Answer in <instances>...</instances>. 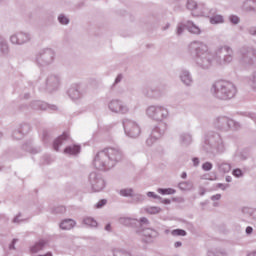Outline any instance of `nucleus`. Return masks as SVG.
Returning <instances> with one entry per match:
<instances>
[{
    "mask_svg": "<svg viewBox=\"0 0 256 256\" xmlns=\"http://www.w3.org/2000/svg\"><path fill=\"white\" fill-rule=\"evenodd\" d=\"M187 51L189 55L194 57L196 67L202 69V71H209L213 67V61L217 65H229L235 57L233 48L228 45L219 46L214 53L209 45L202 41H192L188 44Z\"/></svg>",
    "mask_w": 256,
    "mask_h": 256,
    "instance_id": "obj_1",
    "label": "nucleus"
},
{
    "mask_svg": "<svg viewBox=\"0 0 256 256\" xmlns=\"http://www.w3.org/2000/svg\"><path fill=\"white\" fill-rule=\"evenodd\" d=\"M123 159H125V154L121 148L108 147L96 154L93 165L98 171H109Z\"/></svg>",
    "mask_w": 256,
    "mask_h": 256,
    "instance_id": "obj_2",
    "label": "nucleus"
},
{
    "mask_svg": "<svg viewBox=\"0 0 256 256\" xmlns=\"http://www.w3.org/2000/svg\"><path fill=\"white\" fill-rule=\"evenodd\" d=\"M202 151L210 157H217V155H223L227 151V143L221 134L217 132H208L204 137V143L202 145Z\"/></svg>",
    "mask_w": 256,
    "mask_h": 256,
    "instance_id": "obj_3",
    "label": "nucleus"
},
{
    "mask_svg": "<svg viewBox=\"0 0 256 256\" xmlns=\"http://www.w3.org/2000/svg\"><path fill=\"white\" fill-rule=\"evenodd\" d=\"M210 93L215 99L220 101H229L237 95V87L235 84L226 80H218L211 86Z\"/></svg>",
    "mask_w": 256,
    "mask_h": 256,
    "instance_id": "obj_4",
    "label": "nucleus"
},
{
    "mask_svg": "<svg viewBox=\"0 0 256 256\" xmlns=\"http://www.w3.org/2000/svg\"><path fill=\"white\" fill-rule=\"evenodd\" d=\"M145 113L148 119L156 123H163V121H167L170 117L169 108L159 104L148 106Z\"/></svg>",
    "mask_w": 256,
    "mask_h": 256,
    "instance_id": "obj_5",
    "label": "nucleus"
},
{
    "mask_svg": "<svg viewBox=\"0 0 256 256\" xmlns=\"http://www.w3.org/2000/svg\"><path fill=\"white\" fill-rule=\"evenodd\" d=\"M213 125L218 131L227 133L229 131H239L241 129V123L227 117V116H218L214 119Z\"/></svg>",
    "mask_w": 256,
    "mask_h": 256,
    "instance_id": "obj_6",
    "label": "nucleus"
},
{
    "mask_svg": "<svg viewBox=\"0 0 256 256\" xmlns=\"http://www.w3.org/2000/svg\"><path fill=\"white\" fill-rule=\"evenodd\" d=\"M61 87V76L57 74L48 75L38 86L41 93H55Z\"/></svg>",
    "mask_w": 256,
    "mask_h": 256,
    "instance_id": "obj_7",
    "label": "nucleus"
},
{
    "mask_svg": "<svg viewBox=\"0 0 256 256\" xmlns=\"http://www.w3.org/2000/svg\"><path fill=\"white\" fill-rule=\"evenodd\" d=\"M57 53L53 48H43L36 54V63L39 67H49L55 63Z\"/></svg>",
    "mask_w": 256,
    "mask_h": 256,
    "instance_id": "obj_8",
    "label": "nucleus"
},
{
    "mask_svg": "<svg viewBox=\"0 0 256 256\" xmlns=\"http://www.w3.org/2000/svg\"><path fill=\"white\" fill-rule=\"evenodd\" d=\"M239 55L242 67H251L254 65L256 50L253 47L243 46L239 49Z\"/></svg>",
    "mask_w": 256,
    "mask_h": 256,
    "instance_id": "obj_9",
    "label": "nucleus"
},
{
    "mask_svg": "<svg viewBox=\"0 0 256 256\" xmlns=\"http://www.w3.org/2000/svg\"><path fill=\"white\" fill-rule=\"evenodd\" d=\"M124 133L131 139H137L141 135V126L129 118L123 120Z\"/></svg>",
    "mask_w": 256,
    "mask_h": 256,
    "instance_id": "obj_10",
    "label": "nucleus"
},
{
    "mask_svg": "<svg viewBox=\"0 0 256 256\" xmlns=\"http://www.w3.org/2000/svg\"><path fill=\"white\" fill-rule=\"evenodd\" d=\"M89 184L91 185V189L95 193H99L105 189L107 182H105V178L97 172H91L88 176Z\"/></svg>",
    "mask_w": 256,
    "mask_h": 256,
    "instance_id": "obj_11",
    "label": "nucleus"
},
{
    "mask_svg": "<svg viewBox=\"0 0 256 256\" xmlns=\"http://www.w3.org/2000/svg\"><path fill=\"white\" fill-rule=\"evenodd\" d=\"M32 36L29 32L19 31L14 34H11L9 37V41L11 45H26V43L31 42Z\"/></svg>",
    "mask_w": 256,
    "mask_h": 256,
    "instance_id": "obj_12",
    "label": "nucleus"
},
{
    "mask_svg": "<svg viewBox=\"0 0 256 256\" xmlns=\"http://www.w3.org/2000/svg\"><path fill=\"white\" fill-rule=\"evenodd\" d=\"M109 111L118 115H127L130 109L129 106L119 99H113L108 103Z\"/></svg>",
    "mask_w": 256,
    "mask_h": 256,
    "instance_id": "obj_13",
    "label": "nucleus"
},
{
    "mask_svg": "<svg viewBox=\"0 0 256 256\" xmlns=\"http://www.w3.org/2000/svg\"><path fill=\"white\" fill-rule=\"evenodd\" d=\"M166 131H167L166 123L155 126L152 129L150 137H148L146 140V145H148V147H151V145H153V143H155V141H157V139H161V137H163V135H165Z\"/></svg>",
    "mask_w": 256,
    "mask_h": 256,
    "instance_id": "obj_14",
    "label": "nucleus"
},
{
    "mask_svg": "<svg viewBox=\"0 0 256 256\" xmlns=\"http://www.w3.org/2000/svg\"><path fill=\"white\" fill-rule=\"evenodd\" d=\"M186 7L189 9V11H194L192 15L195 17H199V15H207V8L203 3L198 4L195 1H188Z\"/></svg>",
    "mask_w": 256,
    "mask_h": 256,
    "instance_id": "obj_15",
    "label": "nucleus"
},
{
    "mask_svg": "<svg viewBox=\"0 0 256 256\" xmlns=\"http://www.w3.org/2000/svg\"><path fill=\"white\" fill-rule=\"evenodd\" d=\"M179 79L184 87H192L193 75L187 68H182L179 72Z\"/></svg>",
    "mask_w": 256,
    "mask_h": 256,
    "instance_id": "obj_16",
    "label": "nucleus"
},
{
    "mask_svg": "<svg viewBox=\"0 0 256 256\" xmlns=\"http://www.w3.org/2000/svg\"><path fill=\"white\" fill-rule=\"evenodd\" d=\"M30 107L32 109H35L36 111H57V106L56 105H49L47 102H43L41 100H35L31 102Z\"/></svg>",
    "mask_w": 256,
    "mask_h": 256,
    "instance_id": "obj_17",
    "label": "nucleus"
},
{
    "mask_svg": "<svg viewBox=\"0 0 256 256\" xmlns=\"http://www.w3.org/2000/svg\"><path fill=\"white\" fill-rule=\"evenodd\" d=\"M207 13L211 25H221L222 23H225L223 15L217 13V8L207 9Z\"/></svg>",
    "mask_w": 256,
    "mask_h": 256,
    "instance_id": "obj_18",
    "label": "nucleus"
},
{
    "mask_svg": "<svg viewBox=\"0 0 256 256\" xmlns=\"http://www.w3.org/2000/svg\"><path fill=\"white\" fill-rule=\"evenodd\" d=\"M29 131H31V126L29 124H21L18 129L14 130L12 137L13 139L19 141V139H23V137H25Z\"/></svg>",
    "mask_w": 256,
    "mask_h": 256,
    "instance_id": "obj_19",
    "label": "nucleus"
},
{
    "mask_svg": "<svg viewBox=\"0 0 256 256\" xmlns=\"http://www.w3.org/2000/svg\"><path fill=\"white\" fill-rule=\"evenodd\" d=\"M68 95L72 101H77L78 99H81L83 97V93L81 92V86L79 84H73L68 89Z\"/></svg>",
    "mask_w": 256,
    "mask_h": 256,
    "instance_id": "obj_20",
    "label": "nucleus"
},
{
    "mask_svg": "<svg viewBox=\"0 0 256 256\" xmlns=\"http://www.w3.org/2000/svg\"><path fill=\"white\" fill-rule=\"evenodd\" d=\"M145 97L148 99H161L165 95V91L159 88H149L144 92Z\"/></svg>",
    "mask_w": 256,
    "mask_h": 256,
    "instance_id": "obj_21",
    "label": "nucleus"
},
{
    "mask_svg": "<svg viewBox=\"0 0 256 256\" xmlns=\"http://www.w3.org/2000/svg\"><path fill=\"white\" fill-rule=\"evenodd\" d=\"M118 223L120 225H123L124 227H136L137 226V219L127 217V216H122L118 219Z\"/></svg>",
    "mask_w": 256,
    "mask_h": 256,
    "instance_id": "obj_22",
    "label": "nucleus"
},
{
    "mask_svg": "<svg viewBox=\"0 0 256 256\" xmlns=\"http://www.w3.org/2000/svg\"><path fill=\"white\" fill-rule=\"evenodd\" d=\"M9 42H7V39L0 36V56L1 57H7L9 55Z\"/></svg>",
    "mask_w": 256,
    "mask_h": 256,
    "instance_id": "obj_23",
    "label": "nucleus"
},
{
    "mask_svg": "<svg viewBox=\"0 0 256 256\" xmlns=\"http://www.w3.org/2000/svg\"><path fill=\"white\" fill-rule=\"evenodd\" d=\"M69 141V134L67 132H64L61 136H59L53 144V147L56 151H59V147L61 145H65Z\"/></svg>",
    "mask_w": 256,
    "mask_h": 256,
    "instance_id": "obj_24",
    "label": "nucleus"
},
{
    "mask_svg": "<svg viewBox=\"0 0 256 256\" xmlns=\"http://www.w3.org/2000/svg\"><path fill=\"white\" fill-rule=\"evenodd\" d=\"M186 29L192 35H201V28L191 20L186 22Z\"/></svg>",
    "mask_w": 256,
    "mask_h": 256,
    "instance_id": "obj_25",
    "label": "nucleus"
},
{
    "mask_svg": "<svg viewBox=\"0 0 256 256\" xmlns=\"http://www.w3.org/2000/svg\"><path fill=\"white\" fill-rule=\"evenodd\" d=\"M193 143V136L189 133L180 134V145L182 147H189Z\"/></svg>",
    "mask_w": 256,
    "mask_h": 256,
    "instance_id": "obj_26",
    "label": "nucleus"
},
{
    "mask_svg": "<svg viewBox=\"0 0 256 256\" xmlns=\"http://www.w3.org/2000/svg\"><path fill=\"white\" fill-rule=\"evenodd\" d=\"M45 245H47V240H39L33 246L30 247V253H39V251H43L45 249Z\"/></svg>",
    "mask_w": 256,
    "mask_h": 256,
    "instance_id": "obj_27",
    "label": "nucleus"
},
{
    "mask_svg": "<svg viewBox=\"0 0 256 256\" xmlns=\"http://www.w3.org/2000/svg\"><path fill=\"white\" fill-rule=\"evenodd\" d=\"M64 153L65 155H79L81 153V146L77 144L67 146L64 149Z\"/></svg>",
    "mask_w": 256,
    "mask_h": 256,
    "instance_id": "obj_28",
    "label": "nucleus"
},
{
    "mask_svg": "<svg viewBox=\"0 0 256 256\" xmlns=\"http://www.w3.org/2000/svg\"><path fill=\"white\" fill-rule=\"evenodd\" d=\"M75 225L76 223L73 219H65L60 223V229H62V231H70Z\"/></svg>",
    "mask_w": 256,
    "mask_h": 256,
    "instance_id": "obj_29",
    "label": "nucleus"
},
{
    "mask_svg": "<svg viewBox=\"0 0 256 256\" xmlns=\"http://www.w3.org/2000/svg\"><path fill=\"white\" fill-rule=\"evenodd\" d=\"M142 233L144 237H147L148 239H155L159 236V233L153 228H145Z\"/></svg>",
    "mask_w": 256,
    "mask_h": 256,
    "instance_id": "obj_30",
    "label": "nucleus"
},
{
    "mask_svg": "<svg viewBox=\"0 0 256 256\" xmlns=\"http://www.w3.org/2000/svg\"><path fill=\"white\" fill-rule=\"evenodd\" d=\"M216 167L220 173H229L231 171V164L227 162H218Z\"/></svg>",
    "mask_w": 256,
    "mask_h": 256,
    "instance_id": "obj_31",
    "label": "nucleus"
},
{
    "mask_svg": "<svg viewBox=\"0 0 256 256\" xmlns=\"http://www.w3.org/2000/svg\"><path fill=\"white\" fill-rule=\"evenodd\" d=\"M178 187L181 191H191L193 189V182L184 181L178 184Z\"/></svg>",
    "mask_w": 256,
    "mask_h": 256,
    "instance_id": "obj_32",
    "label": "nucleus"
},
{
    "mask_svg": "<svg viewBox=\"0 0 256 256\" xmlns=\"http://www.w3.org/2000/svg\"><path fill=\"white\" fill-rule=\"evenodd\" d=\"M207 256H227L224 249L208 250Z\"/></svg>",
    "mask_w": 256,
    "mask_h": 256,
    "instance_id": "obj_33",
    "label": "nucleus"
},
{
    "mask_svg": "<svg viewBox=\"0 0 256 256\" xmlns=\"http://www.w3.org/2000/svg\"><path fill=\"white\" fill-rule=\"evenodd\" d=\"M134 193L135 190H133V188H124L120 190L119 195H121V197H133Z\"/></svg>",
    "mask_w": 256,
    "mask_h": 256,
    "instance_id": "obj_34",
    "label": "nucleus"
},
{
    "mask_svg": "<svg viewBox=\"0 0 256 256\" xmlns=\"http://www.w3.org/2000/svg\"><path fill=\"white\" fill-rule=\"evenodd\" d=\"M145 211L148 213V215H158V213H161V207L150 206L146 207Z\"/></svg>",
    "mask_w": 256,
    "mask_h": 256,
    "instance_id": "obj_35",
    "label": "nucleus"
},
{
    "mask_svg": "<svg viewBox=\"0 0 256 256\" xmlns=\"http://www.w3.org/2000/svg\"><path fill=\"white\" fill-rule=\"evenodd\" d=\"M248 84L250 87L256 91V71H254L248 78Z\"/></svg>",
    "mask_w": 256,
    "mask_h": 256,
    "instance_id": "obj_36",
    "label": "nucleus"
},
{
    "mask_svg": "<svg viewBox=\"0 0 256 256\" xmlns=\"http://www.w3.org/2000/svg\"><path fill=\"white\" fill-rule=\"evenodd\" d=\"M158 193L160 195H175L176 191L173 188H159Z\"/></svg>",
    "mask_w": 256,
    "mask_h": 256,
    "instance_id": "obj_37",
    "label": "nucleus"
},
{
    "mask_svg": "<svg viewBox=\"0 0 256 256\" xmlns=\"http://www.w3.org/2000/svg\"><path fill=\"white\" fill-rule=\"evenodd\" d=\"M84 225H88V227H97V221L92 217H86L83 219Z\"/></svg>",
    "mask_w": 256,
    "mask_h": 256,
    "instance_id": "obj_38",
    "label": "nucleus"
},
{
    "mask_svg": "<svg viewBox=\"0 0 256 256\" xmlns=\"http://www.w3.org/2000/svg\"><path fill=\"white\" fill-rule=\"evenodd\" d=\"M132 203H141L142 201H145V196L141 194H135V192L132 194Z\"/></svg>",
    "mask_w": 256,
    "mask_h": 256,
    "instance_id": "obj_39",
    "label": "nucleus"
},
{
    "mask_svg": "<svg viewBox=\"0 0 256 256\" xmlns=\"http://www.w3.org/2000/svg\"><path fill=\"white\" fill-rule=\"evenodd\" d=\"M136 223H138L139 227H149V225H151V222L149 219H147V217L140 218L136 221Z\"/></svg>",
    "mask_w": 256,
    "mask_h": 256,
    "instance_id": "obj_40",
    "label": "nucleus"
},
{
    "mask_svg": "<svg viewBox=\"0 0 256 256\" xmlns=\"http://www.w3.org/2000/svg\"><path fill=\"white\" fill-rule=\"evenodd\" d=\"M58 22L60 23V25H69L70 20L69 17L65 16L64 14H60L58 16Z\"/></svg>",
    "mask_w": 256,
    "mask_h": 256,
    "instance_id": "obj_41",
    "label": "nucleus"
},
{
    "mask_svg": "<svg viewBox=\"0 0 256 256\" xmlns=\"http://www.w3.org/2000/svg\"><path fill=\"white\" fill-rule=\"evenodd\" d=\"M252 4H247V2L244 3V9L245 11H253L256 13V1H252Z\"/></svg>",
    "mask_w": 256,
    "mask_h": 256,
    "instance_id": "obj_42",
    "label": "nucleus"
},
{
    "mask_svg": "<svg viewBox=\"0 0 256 256\" xmlns=\"http://www.w3.org/2000/svg\"><path fill=\"white\" fill-rule=\"evenodd\" d=\"M172 235L174 237H185L187 235V232L183 229H175L172 231Z\"/></svg>",
    "mask_w": 256,
    "mask_h": 256,
    "instance_id": "obj_43",
    "label": "nucleus"
},
{
    "mask_svg": "<svg viewBox=\"0 0 256 256\" xmlns=\"http://www.w3.org/2000/svg\"><path fill=\"white\" fill-rule=\"evenodd\" d=\"M185 29H187L186 24H183V23L178 24L176 27V34L178 36L183 35V32L185 31Z\"/></svg>",
    "mask_w": 256,
    "mask_h": 256,
    "instance_id": "obj_44",
    "label": "nucleus"
},
{
    "mask_svg": "<svg viewBox=\"0 0 256 256\" xmlns=\"http://www.w3.org/2000/svg\"><path fill=\"white\" fill-rule=\"evenodd\" d=\"M253 211H255V209L253 208H249V207L242 208V213L244 215H247L248 217H251L253 215Z\"/></svg>",
    "mask_w": 256,
    "mask_h": 256,
    "instance_id": "obj_45",
    "label": "nucleus"
},
{
    "mask_svg": "<svg viewBox=\"0 0 256 256\" xmlns=\"http://www.w3.org/2000/svg\"><path fill=\"white\" fill-rule=\"evenodd\" d=\"M203 171H211L213 169V164L211 162H205L202 164Z\"/></svg>",
    "mask_w": 256,
    "mask_h": 256,
    "instance_id": "obj_46",
    "label": "nucleus"
},
{
    "mask_svg": "<svg viewBox=\"0 0 256 256\" xmlns=\"http://www.w3.org/2000/svg\"><path fill=\"white\" fill-rule=\"evenodd\" d=\"M105 205H107V200L102 199L96 203L95 207L96 209H101L102 207H105Z\"/></svg>",
    "mask_w": 256,
    "mask_h": 256,
    "instance_id": "obj_47",
    "label": "nucleus"
},
{
    "mask_svg": "<svg viewBox=\"0 0 256 256\" xmlns=\"http://www.w3.org/2000/svg\"><path fill=\"white\" fill-rule=\"evenodd\" d=\"M232 175H234V177H243V171L239 168H236L233 170Z\"/></svg>",
    "mask_w": 256,
    "mask_h": 256,
    "instance_id": "obj_48",
    "label": "nucleus"
},
{
    "mask_svg": "<svg viewBox=\"0 0 256 256\" xmlns=\"http://www.w3.org/2000/svg\"><path fill=\"white\" fill-rule=\"evenodd\" d=\"M229 21L233 23V25H238L239 23V18L236 15H231L229 17Z\"/></svg>",
    "mask_w": 256,
    "mask_h": 256,
    "instance_id": "obj_49",
    "label": "nucleus"
},
{
    "mask_svg": "<svg viewBox=\"0 0 256 256\" xmlns=\"http://www.w3.org/2000/svg\"><path fill=\"white\" fill-rule=\"evenodd\" d=\"M147 197H152V199H159L161 200V196L155 194V192H147Z\"/></svg>",
    "mask_w": 256,
    "mask_h": 256,
    "instance_id": "obj_50",
    "label": "nucleus"
},
{
    "mask_svg": "<svg viewBox=\"0 0 256 256\" xmlns=\"http://www.w3.org/2000/svg\"><path fill=\"white\" fill-rule=\"evenodd\" d=\"M121 81H123V74H118L114 81L113 86L115 87V85H118V83H121Z\"/></svg>",
    "mask_w": 256,
    "mask_h": 256,
    "instance_id": "obj_51",
    "label": "nucleus"
},
{
    "mask_svg": "<svg viewBox=\"0 0 256 256\" xmlns=\"http://www.w3.org/2000/svg\"><path fill=\"white\" fill-rule=\"evenodd\" d=\"M229 184H222V183H218L217 184V188L221 189L222 191H225L226 189H228Z\"/></svg>",
    "mask_w": 256,
    "mask_h": 256,
    "instance_id": "obj_52",
    "label": "nucleus"
},
{
    "mask_svg": "<svg viewBox=\"0 0 256 256\" xmlns=\"http://www.w3.org/2000/svg\"><path fill=\"white\" fill-rule=\"evenodd\" d=\"M248 33L250 35H253L254 37H256V27H250L248 28Z\"/></svg>",
    "mask_w": 256,
    "mask_h": 256,
    "instance_id": "obj_53",
    "label": "nucleus"
},
{
    "mask_svg": "<svg viewBox=\"0 0 256 256\" xmlns=\"http://www.w3.org/2000/svg\"><path fill=\"white\" fill-rule=\"evenodd\" d=\"M192 163H193L194 167H199V163H200L199 158L198 157H194L192 159Z\"/></svg>",
    "mask_w": 256,
    "mask_h": 256,
    "instance_id": "obj_54",
    "label": "nucleus"
},
{
    "mask_svg": "<svg viewBox=\"0 0 256 256\" xmlns=\"http://www.w3.org/2000/svg\"><path fill=\"white\" fill-rule=\"evenodd\" d=\"M246 235H252L253 234V227L247 226L245 230Z\"/></svg>",
    "mask_w": 256,
    "mask_h": 256,
    "instance_id": "obj_55",
    "label": "nucleus"
},
{
    "mask_svg": "<svg viewBox=\"0 0 256 256\" xmlns=\"http://www.w3.org/2000/svg\"><path fill=\"white\" fill-rule=\"evenodd\" d=\"M66 209L64 206H59L56 208V213H65Z\"/></svg>",
    "mask_w": 256,
    "mask_h": 256,
    "instance_id": "obj_56",
    "label": "nucleus"
},
{
    "mask_svg": "<svg viewBox=\"0 0 256 256\" xmlns=\"http://www.w3.org/2000/svg\"><path fill=\"white\" fill-rule=\"evenodd\" d=\"M221 199V194H216L211 197V201H219Z\"/></svg>",
    "mask_w": 256,
    "mask_h": 256,
    "instance_id": "obj_57",
    "label": "nucleus"
},
{
    "mask_svg": "<svg viewBox=\"0 0 256 256\" xmlns=\"http://www.w3.org/2000/svg\"><path fill=\"white\" fill-rule=\"evenodd\" d=\"M21 214H18L16 217L13 219V223H21Z\"/></svg>",
    "mask_w": 256,
    "mask_h": 256,
    "instance_id": "obj_58",
    "label": "nucleus"
},
{
    "mask_svg": "<svg viewBox=\"0 0 256 256\" xmlns=\"http://www.w3.org/2000/svg\"><path fill=\"white\" fill-rule=\"evenodd\" d=\"M17 239L16 238H14L13 240H12V242H11V244L9 245V249H15V243H17Z\"/></svg>",
    "mask_w": 256,
    "mask_h": 256,
    "instance_id": "obj_59",
    "label": "nucleus"
},
{
    "mask_svg": "<svg viewBox=\"0 0 256 256\" xmlns=\"http://www.w3.org/2000/svg\"><path fill=\"white\" fill-rule=\"evenodd\" d=\"M39 151H41L40 149H36V148H30L29 152L32 153L33 155H35L36 153H39Z\"/></svg>",
    "mask_w": 256,
    "mask_h": 256,
    "instance_id": "obj_60",
    "label": "nucleus"
},
{
    "mask_svg": "<svg viewBox=\"0 0 256 256\" xmlns=\"http://www.w3.org/2000/svg\"><path fill=\"white\" fill-rule=\"evenodd\" d=\"M248 117L256 122V113H248Z\"/></svg>",
    "mask_w": 256,
    "mask_h": 256,
    "instance_id": "obj_61",
    "label": "nucleus"
},
{
    "mask_svg": "<svg viewBox=\"0 0 256 256\" xmlns=\"http://www.w3.org/2000/svg\"><path fill=\"white\" fill-rule=\"evenodd\" d=\"M162 203L164 205H171V200L170 199H164V200H162Z\"/></svg>",
    "mask_w": 256,
    "mask_h": 256,
    "instance_id": "obj_62",
    "label": "nucleus"
},
{
    "mask_svg": "<svg viewBox=\"0 0 256 256\" xmlns=\"http://www.w3.org/2000/svg\"><path fill=\"white\" fill-rule=\"evenodd\" d=\"M182 245H183V243H181L179 241L174 243V247H176V249L181 247Z\"/></svg>",
    "mask_w": 256,
    "mask_h": 256,
    "instance_id": "obj_63",
    "label": "nucleus"
},
{
    "mask_svg": "<svg viewBox=\"0 0 256 256\" xmlns=\"http://www.w3.org/2000/svg\"><path fill=\"white\" fill-rule=\"evenodd\" d=\"M252 219H254V221H256V210L254 209V211L252 212Z\"/></svg>",
    "mask_w": 256,
    "mask_h": 256,
    "instance_id": "obj_64",
    "label": "nucleus"
}]
</instances>
